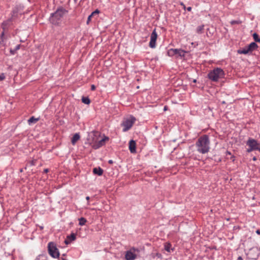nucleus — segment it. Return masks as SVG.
<instances>
[{
	"instance_id": "obj_1",
	"label": "nucleus",
	"mask_w": 260,
	"mask_h": 260,
	"mask_svg": "<svg viewBox=\"0 0 260 260\" xmlns=\"http://www.w3.org/2000/svg\"><path fill=\"white\" fill-rule=\"evenodd\" d=\"M210 140L208 135L200 137L196 143V147L198 152L206 154L210 150Z\"/></svg>"
},
{
	"instance_id": "obj_2",
	"label": "nucleus",
	"mask_w": 260,
	"mask_h": 260,
	"mask_svg": "<svg viewBox=\"0 0 260 260\" xmlns=\"http://www.w3.org/2000/svg\"><path fill=\"white\" fill-rule=\"evenodd\" d=\"M99 134L96 132H92L89 135V141L91 147L94 149H97L105 145V141L109 139L108 137H104L102 139L98 140V137Z\"/></svg>"
},
{
	"instance_id": "obj_3",
	"label": "nucleus",
	"mask_w": 260,
	"mask_h": 260,
	"mask_svg": "<svg viewBox=\"0 0 260 260\" xmlns=\"http://www.w3.org/2000/svg\"><path fill=\"white\" fill-rule=\"evenodd\" d=\"M67 11L63 8H59L53 13L49 18L50 22L54 25H58L61 22V18Z\"/></svg>"
},
{
	"instance_id": "obj_4",
	"label": "nucleus",
	"mask_w": 260,
	"mask_h": 260,
	"mask_svg": "<svg viewBox=\"0 0 260 260\" xmlns=\"http://www.w3.org/2000/svg\"><path fill=\"white\" fill-rule=\"evenodd\" d=\"M143 251V248L131 247L125 252V258L126 260H135L140 257L141 252Z\"/></svg>"
},
{
	"instance_id": "obj_5",
	"label": "nucleus",
	"mask_w": 260,
	"mask_h": 260,
	"mask_svg": "<svg viewBox=\"0 0 260 260\" xmlns=\"http://www.w3.org/2000/svg\"><path fill=\"white\" fill-rule=\"evenodd\" d=\"M224 72L221 68H216L208 73V77L212 81L217 82L219 79L224 78Z\"/></svg>"
},
{
	"instance_id": "obj_6",
	"label": "nucleus",
	"mask_w": 260,
	"mask_h": 260,
	"mask_svg": "<svg viewBox=\"0 0 260 260\" xmlns=\"http://www.w3.org/2000/svg\"><path fill=\"white\" fill-rule=\"evenodd\" d=\"M246 144L248 147L246 149L247 152L250 153L255 150H257L260 152V143L256 140L249 138L246 142Z\"/></svg>"
},
{
	"instance_id": "obj_7",
	"label": "nucleus",
	"mask_w": 260,
	"mask_h": 260,
	"mask_svg": "<svg viewBox=\"0 0 260 260\" xmlns=\"http://www.w3.org/2000/svg\"><path fill=\"white\" fill-rule=\"evenodd\" d=\"M136 120V118L132 115L124 118L121 123V126L123 127L122 131L125 132L128 131L132 127Z\"/></svg>"
},
{
	"instance_id": "obj_8",
	"label": "nucleus",
	"mask_w": 260,
	"mask_h": 260,
	"mask_svg": "<svg viewBox=\"0 0 260 260\" xmlns=\"http://www.w3.org/2000/svg\"><path fill=\"white\" fill-rule=\"evenodd\" d=\"M48 250L49 254L53 258H58L59 252L56 244L53 242H49L48 244Z\"/></svg>"
},
{
	"instance_id": "obj_9",
	"label": "nucleus",
	"mask_w": 260,
	"mask_h": 260,
	"mask_svg": "<svg viewBox=\"0 0 260 260\" xmlns=\"http://www.w3.org/2000/svg\"><path fill=\"white\" fill-rule=\"evenodd\" d=\"M18 17V10L17 8L13 9L12 14L11 17L7 21L4 22L2 24L3 29H5L7 27V26L9 24V23L15 20Z\"/></svg>"
},
{
	"instance_id": "obj_10",
	"label": "nucleus",
	"mask_w": 260,
	"mask_h": 260,
	"mask_svg": "<svg viewBox=\"0 0 260 260\" xmlns=\"http://www.w3.org/2000/svg\"><path fill=\"white\" fill-rule=\"evenodd\" d=\"M259 251L257 248L253 247L250 248L247 253L248 258L250 259L256 260L259 255Z\"/></svg>"
},
{
	"instance_id": "obj_11",
	"label": "nucleus",
	"mask_w": 260,
	"mask_h": 260,
	"mask_svg": "<svg viewBox=\"0 0 260 260\" xmlns=\"http://www.w3.org/2000/svg\"><path fill=\"white\" fill-rule=\"evenodd\" d=\"M157 38V34L155 28L152 32L150 36V41L149 46L151 48H154L156 47V41Z\"/></svg>"
},
{
	"instance_id": "obj_12",
	"label": "nucleus",
	"mask_w": 260,
	"mask_h": 260,
	"mask_svg": "<svg viewBox=\"0 0 260 260\" xmlns=\"http://www.w3.org/2000/svg\"><path fill=\"white\" fill-rule=\"evenodd\" d=\"M129 149L131 153H134L136 152V142L133 140H131L129 142Z\"/></svg>"
},
{
	"instance_id": "obj_13",
	"label": "nucleus",
	"mask_w": 260,
	"mask_h": 260,
	"mask_svg": "<svg viewBox=\"0 0 260 260\" xmlns=\"http://www.w3.org/2000/svg\"><path fill=\"white\" fill-rule=\"evenodd\" d=\"M237 52H238V53H239L240 54H247L250 53V52L249 50L248 49V48L247 46L244 48L239 49L237 51Z\"/></svg>"
},
{
	"instance_id": "obj_14",
	"label": "nucleus",
	"mask_w": 260,
	"mask_h": 260,
	"mask_svg": "<svg viewBox=\"0 0 260 260\" xmlns=\"http://www.w3.org/2000/svg\"><path fill=\"white\" fill-rule=\"evenodd\" d=\"M186 52L181 49H174V53L180 57H184Z\"/></svg>"
},
{
	"instance_id": "obj_15",
	"label": "nucleus",
	"mask_w": 260,
	"mask_h": 260,
	"mask_svg": "<svg viewBox=\"0 0 260 260\" xmlns=\"http://www.w3.org/2000/svg\"><path fill=\"white\" fill-rule=\"evenodd\" d=\"M248 49L249 50L250 52H251L252 51L256 50L257 48L258 47L257 45L255 42H252L250 44H249L247 46Z\"/></svg>"
},
{
	"instance_id": "obj_16",
	"label": "nucleus",
	"mask_w": 260,
	"mask_h": 260,
	"mask_svg": "<svg viewBox=\"0 0 260 260\" xmlns=\"http://www.w3.org/2000/svg\"><path fill=\"white\" fill-rule=\"evenodd\" d=\"M93 172L94 174L101 176L103 174V170L100 167L95 168L93 170Z\"/></svg>"
},
{
	"instance_id": "obj_17",
	"label": "nucleus",
	"mask_w": 260,
	"mask_h": 260,
	"mask_svg": "<svg viewBox=\"0 0 260 260\" xmlns=\"http://www.w3.org/2000/svg\"><path fill=\"white\" fill-rule=\"evenodd\" d=\"M80 139V135L78 133H76L74 135L73 137L72 138V143L73 145H75V143L78 141Z\"/></svg>"
},
{
	"instance_id": "obj_18",
	"label": "nucleus",
	"mask_w": 260,
	"mask_h": 260,
	"mask_svg": "<svg viewBox=\"0 0 260 260\" xmlns=\"http://www.w3.org/2000/svg\"><path fill=\"white\" fill-rule=\"evenodd\" d=\"M100 13V11L96 9L94 11L92 12L91 14L88 17V19L87 20V23L88 24L89 22L91 21V19L92 16H94V15H98Z\"/></svg>"
},
{
	"instance_id": "obj_19",
	"label": "nucleus",
	"mask_w": 260,
	"mask_h": 260,
	"mask_svg": "<svg viewBox=\"0 0 260 260\" xmlns=\"http://www.w3.org/2000/svg\"><path fill=\"white\" fill-rule=\"evenodd\" d=\"M39 120V118H36L34 116H32L28 120V123L31 125L32 123H36Z\"/></svg>"
},
{
	"instance_id": "obj_20",
	"label": "nucleus",
	"mask_w": 260,
	"mask_h": 260,
	"mask_svg": "<svg viewBox=\"0 0 260 260\" xmlns=\"http://www.w3.org/2000/svg\"><path fill=\"white\" fill-rule=\"evenodd\" d=\"M86 222L87 220L84 217H81L79 218V225L80 226L85 225Z\"/></svg>"
},
{
	"instance_id": "obj_21",
	"label": "nucleus",
	"mask_w": 260,
	"mask_h": 260,
	"mask_svg": "<svg viewBox=\"0 0 260 260\" xmlns=\"http://www.w3.org/2000/svg\"><path fill=\"white\" fill-rule=\"evenodd\" d=\"M67 238L70 240L71 242L74 241L76 239V235L74 233H72L70 235L67 236Z\"/></svg>"
},
{
	"instance_id": "obj_22",
	"label": "nucleus",
	"mask_w": 260,
	"mask_h": 260,
	"mask_svg": "<svg viewBox=\"0 0 260 260\" xmlns=\"http://www.w3.org/2000/svg\"><path fill=\"white\" fill-rule=\"evenodd\" d=\"M171 244L170 243H166L165 245V249L169 252H170L171 250H173V249H171Z\"/></svg>"
},
{
	"instance_id": "obj_23",
	"label": "nucleus",
	"mask_w": 260,
	"mask_h": 260,
	"mask_svg": "<svg viewBox=\"0 0 260 260\" xmlns=\"http://www.w3.org/2000/svg\"><path fill=\"white\" fill-rule=\"evenodd\" d=\"M20 45H17L14 49H11L10 52L12 54H14L16 51L20 49Z\"/></svg>"
},
{
	"instance_id": "obj_24",
	"label": "nucleus",
	"mask_w": 260,
	"mask_h": 260,
	"mask_svg": "<svg viewBox=\"0 0 260 260\" xmlns=\"http://www.w3.org/2000/svg\"><path fill=\"white\" fill-rule=\"evenodd\" d=\"M82 102L85 104H89L90 102L89 99L87 97H83Z\"/></svg>"
},
{
	"instance_id": "obj_25",
	"label": "nucleus",
	"mask_w": 260,
	"mask_h": 260,
	"mask_svg": "<svg viewBox=\"0 0 260 260\" xmlns=\"http://www.w3.org/2000/svg\"><path fill=\"white\" fill-rule=\"evenodd\" d=\"M253 38L255 42H260V38L256 33H254L253 34Z\"/></svg>"
},
{
	"instance_id": "obj_26",
	"label": "nucleus",
	"mask_w": 260,
	"mask_h": 260,
	"mask_svg": "<svg viewBox=\"0 0 260 260\" xmlns=\"http://www.w3.org/2000/svg\"><path fill=\"white\" fill-rule=\"evenodd\" d=\"M168 55L169 56H172L174 55H175L174 53V49H170L168 51Z\"/></svg>"
},
{
	"instance_id": "obj_27",
	"label": "nucleus",
	"mask_w": 260,
	"mask_h": 260,
	"mask_svg": "<svg viewBox=\"0 0 260 260\" xmlns=\"http://www.w3.org/2000/svg\"><path fill=\"white\" fill-rule=\"evenodd\" d=\"M204 25L199 26L197 28V32L199 34L201 33L204 29Z\"/></svg>"
},
{
	"instance_id": "obj_28",
	"label": "nucleus",
	"mask_w": 260,
	"mask_h": 260,
	"mask_svg": "<svg viewBox=\"0 0 260 260\" xmlns=\"http://www.w3.org/2000/svg\"><path fill=\"white\" fill-rule=\"evenodd\" d=\"M5 78V76L4 74H2L0 75V81L3 80Z\"/></svg>"
},
{
	"instance_id": "obj_29",
	"label": "nucleus",
	"mask_w": 260,
	"mask_h": 260,
	"mask_svg": "<svg viewBox=\"0 0 260 260\" xmlns=\"http://www.w3.org/2000/svg\"><path fill=\"white\" fill-rule=\"evenodd\" d=\"M64 243H66V244L68 245L70 244L71 242L67 238V239L64 241Z\"/></svg>"
},
{
	"instance_id": "obj_30",
	"label": "nucleus",
	"mask_w": 260,
	"mask_h": 260,
	"mask_svg": "<svg viewBox=\"0 0 260 260\" xmlns=\"http://www.w3.org/2000/svg\"><path fill=\"white\" fill-rule=\"evenodd\" d=\"M95 89V86L94 85H91V90H94Z\"/></svg>"
},
{
	"instance_id": "obj_31",
	"label": "nucleus",
	"mask_w": 260,
	"mask_h": 260,
	"mask_svg": "<svg viewBox=\"0 0 260 260\" xmlns=\"http://www.w3.org/2000/svg\"><path fill=\"white\" fill-rule=\"evenodd\" d=\"M186 10L188 11H190L191 10V7H188L186 8Z\"/></svg>"
},
{
	"instance_id": "obj_32",
	"label": "nucleus",
	"mask_w": 260,
	"mask_h": 260,
	"mask_svg": "<svg viewBox=\"0 0 260 260\" xmlns=\"http://www.w3.org/2000/svg\"><path fill=\"white\" fill-rule=\"evenodd\" d=\"M48 171H49V169H45L44 170V172L45 173L48 172Z\"/></svg>"
},
{
	"instance_id": "obj_33",
	"label": "nucleus",
	"mask_w": 260,
	"mask_h": 260,
	"mask_svg": "<svg viewBox=\"0 0 260 260\" xmlns=\"http://www.w3.org/2000/svg\"><path fill=\"white\" fill-rule=\"evenodd\" d=\"M256 233L258 235H260V230H257L256 231Z\"/></svg>"
},
{
	"instance_id": "obj_34",
	"label": "nucleus",
	"mask_w": 260,
	"mask_h": 260,
	"mask_svg": "<svg viewBox=\"0 0 260 260\" xmlns=\"http://www.w3.org/2000/svg\"><path fill=\"white\" fill-rule=\"evenodd\" d=\"M108 163L110 164H112L113 163V161L112 160L110 159L108 161Z\"/></svg>"
},
{
	"instance_id": "obj_35",
	"label": "nucleus",
	"mask_w": 260,
	"mask_h": 260,
	"mask_svg": "<svg viewBox=\"0 0 260 260\" xmlns=\"http://www.w3.org/2000/svg\"><path fill=\"white\" fill-rule=\"evenodd\" d=\"M168 109V107L167 106H165L164 108V110L166 111Z\"/></svg>"
},
{
	"instance_id": "obj_36",
	"label": "nucleus",
	"mask_w": 260,
	"mask_h": 260,
	"mask_svg": "<svg viewBox=\"0 0 260 260\" xmlns=\"http://www.w3.org/2000/svg\"><path fill=\"white\" fill-rule=\"evenodd\" d=\"M237 260H243V258L241 256H239Z\"/></svg>"
},
{
	"instance_id": "obj_37",
	"label": "nucleus",
	"mask_w": 260,
	"mask_h": 260,
	"mask_svg": "<svg viewBox=\"0 0 260 260\" xmlns=\"http://www.w3.org/2000/svg\"><path fill=\"white\" fill-rule=\"evenodd\" d=\"M252 160L253 161H256L257 160V158L255 157V156H254L253 158H252Z\"/></svg>"
},
{
	"instance_id": "obj_38",
	"label": "nucleus",
	"mask_w": 260,
	"mask_h": 260,
	"mask_svg": "<svg viewBox=\"0 0 260 260\" xmlns=\"http://www.w3.org/2000/svg\"><path fill=\"white\" fill-rule=\"evenodd\" d=\"M59 260H68V259L64 257H61V258L59 259Z\"/></svg>"
},
{
	"instance_id": "obj_39",
	"label": "nucleus",
	"mask_w": 260,
	"mask_h": 260,
	"mask_svg": "<svg viewBox=\"0 0 260 260\" xmlns=\"http://www.w3.org/2000/svg\"><path fill=\"white\" fill-rule=\"evenodd\" d=\"M231 159H232L233 161H234V160H235V156L233 155L231 157Z\"/></svg>"
},
{
	"instance_id": "obj_40",
	"label": "nucleus",
	"mask_w": 260,
	"mask_h": 260,
	"mask_svg": "<svg viewBox=\"0 0 260 260\" xmlns=\"http://www.w3.org/2000/svg\"><path fill=\"white\" fill-rule=\"evenodd\" d=\"M181 5L182 6H183V8H184V9H186V7H185V5H184L182 3L181 4Z\"/></svg>"
},
{
	"instance_id": "obj_41",
	"label": "nucleus",
	"mask_w": 260,
	"mask_h": 260,
	"mask_svg": "<svg viewBox=\"0 0 260 260\" xmlns=\"http://www.w3.org/2000/svg\"><path fill=\"white\" fill-rule=\"evenodd\" d=\"M86 199L88 201L89 200V197H86Z\"/></svg>"
},
{
	"instance_id": "obj_42",
	"label": "nucleus",
	"mask_w": 260,
	"mask_h": 260,
	"mask_svg": "<svg viewBox=\"0 0 260 260\" xmlns=\"http://www.w3.org/2000/svg\"><path fill=\"white\" fill-rule=\"evenodd\" d=\"M227 154H230V155L231 153V152H229V151H227Z\"/></svg>"
},
{
	"instance_id": "obj_43",
	"label": "nucleus",
	"mask_w": 260,
	"mask_h": 260,
	"mask_svg": "<svg viewBox=\"0 0 260 260\" xmlns=\"http://www.w3.org/2000/svg\"><path fill=\"white\" fill-rule=\"evenodd\" d=\"M4 32H3V33L2 34V35H4Z\"/></svg>"
}]
</instances>
